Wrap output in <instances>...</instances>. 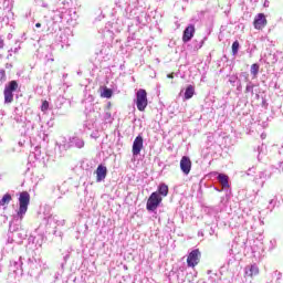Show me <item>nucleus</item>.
<instances>
[{
    "label": "nucleus",
    "instance_id": "1",
    "mask_svg": "<svg viewBox=\"0 0 283 283\" xmlns=\"http://www.w3.org/2000/svg\"><path fill=\"white\" fill-rule=\"evenodd\" d=\"M28 207H30V193L28 191H23L19 197V209L17 214L13 217L14 220H23V218H25V213H28Z\"/></svg>",
    "mask_w": 283,
    "mask_h": 283
},
{
    "label": "nucleus",
    "instance_id": "2",
    "mask_svg": "<svg viewBox=\"0 0 283 283\" xmlns=\"http://www.w3.org/2000/svg\"><path fill=\"white\" fill-rule=\"evenodd\" d=\"M147 91L140 88L136 93V106L139 112H145L147 109Z\"/></svg>",
    "mask_w": 283,
    "mask_h": 283
},
{
    "label": "nucleus",
    "instance_id": "3",
    "mask_svg": "<svg viewBox=\"0 0 283 283\" xmlns=\"http://www.w3.org/2000/svg\"><path fill=\"white\" fill-rule=\"evenodd\" d=\"M160 202H163V197L158 192H153L146 203L147 211H156L158 207H160Z\"/></svg>",
    "mask_w": 283,
    "mask_h": 283
},
{
    "label": "nucleus",
    "instance_id": "4",
    "mask_svg": "<svg viewBox=\"0 0 283 283\" xmlns=\"http://www.w3.org/2000/svg\"><path fill=\"white\" fill-rule=\"evenodd\" d=\"M200 250L196 249L192 250L187 258V264L189 268L193 269L195 266H198L200 264V258H201Z\"/></svg>",
    "mask_w": 283,
    "mask_h": 283
},
{
    "label": "nucleus",
    "instance_id": "5",
    "mask_svg": "<svg viewBox=\"0 0 283 283\" xmlns=\"http://www.w3.org/2000/svg\"><path fill=\"white\" fill-rule=\"evenodd\" d=\"M55 145L59 148V151L63 154L69 151V149H72V139L71 137H60Z\"/></svg>",
    "mask_w": 283,
    "mask_h": 283
},
{
    "label": "nucleus",
    "instance_id": "6",
    "mask_svg": "<svg viewBox=\"0 0 283 283\" xmlns=\"http://www.w3.org/2000/svg\"><path fill=\"white\" fill-rule=\"evenodd\" d=\"M272 174L269 170H262L259 171V174L254 177L255 185H260L261 187H264V184L266 180H270Z\"/></svg>",
    "mask_w": 283,
    "mask_h": 283
},
{
    "label": "nucleus",
    "instance_id": "7",
    "mask_svg": "<svg viewBox=\"0 0 283 283\" xmlns=\"http://www.w3.org/2000/svg\"><path fill=\"white\" fill-rule=\"evenodd\" d=\"M143 136L138 135L133 143V156H140V151H143Z\"/></svg>",
    "mask_w": 283,
    "mask_h": 283
},
{
    "label": "nucleus",
    "instance_id": "8",
    "mask_svg": "<svg viewBox=\"0 0 283 283\" xmlns=\"http://www.w3.org/2000/svg\"><path fill=\"white\" fill-rule=\"evenodd\" d=\"M193 34H196V27L193 24H189L184 30V35H182L184 43H189V41H191V39H193Z\"/></svg>",
    "mask_w": 283,
    "mask_h": 283
},
{
    "label": "nucleus",
    "instance_id": "9",
    "mask_svg": "<svg viewBox=\"0 0 283 283\" xmlns=\"http://www.w3.org/2000/svg\"><path fill=\"white\" fill-rule=\"evenodd\" d=\"M180 169L182 171V174H185L186 176H189L190 171H191V159L187 156H184L180 160Z\"/></svg>",
    "mask_w": 283,
    "mask_h": 283
},
{
    "label": "nucleus",
    "instance_id": "10",
    "mask_svg": "<svg viewBox=\"0 0 283 283\" xmlns=\"http://www.w3.org/2000/svg\"><path fill=\"white\" fill-rule=\"evenodd\" d=\"M10 269L13 273L23 275V259L20 256L17 261H11Z\"/></svg>",
    "mask_w": 283,
    "mask_h": 283
},
{
    "label": "nucleus",
    "instance_id": "11",
    "mask_svg": "<svg viewBox=\"0 0 283 283\" xmlns=\"http://www.w3.org/2000/svg\"><path fill=\"white\" fill-rule=\"evenodd\" d=\"M266 27V17L264 13H259L254 19V28L255 30H262V28Z\"/></svg>",
    "mask_w": 283,
    "mask_h": 283
},
{
    "label": "nucleus",
    "instance_id": "12",
    "mask_svg": "<svg viewBox=\"0 0 283 283\" xmlns=\"http://www.w3.org/2000/svg\"><path fill=\"white\" fill-rule=\"evenodd\" d=\"M74 147H75V149H83V147H85V139H83V137L72 136L71 137V149Z\"/></svg>",
    "mask_w": 283,
    "mask_h": 283
},
{
    "label": "nucleus",
    "instance_id": "13",
    "mask_svg": "<svg viewBox=\"0 0 283 283\" xmlns=\"http://www.w3.org/2000/svg\"><path fill=\"white\" fill-rule=\"evenodd\" d=\"M244 273L247 277H255V275L260 274V268L256 264L247 265Z\"/></svg>",
    "mask_w": 283,
    "mask_h": 283
},
{
    "label": "nucleus",
    "instance_id": "14",
    "mask_svg": "<svg viewBox=\"0 0 283 283\" xmlns=\"http://www.w3.org/2000/svg\"><path fill=\"white\" fill-rule=\"evenodd\" d=\"M107 178V167L99 165L96 169V182H103Z\"/></svg>",
    "mask_w": 283,
    "mask_h": 283
},
{
    "label": "nucleus",
    "instance_id": "15",
    "mask_svg": "<svg viewBox=\"0 0 283 283\" xmlns=\"http://www.w3.org/2000/svg\"><path fill=\"white\" fill-rule=\"evenodd\" d=\"M213 176H217V180L220 182L223 189H227V187H229V176L218 172H213Z\"/></svg>",
    "mask_w": 283,
    "mask_h": 283
},
{
    "label": "nucleus",
    "instance_id": "16",
    "mask_svg": "<svg viewBox=\"0 0 283 283\" xmlns=\"http://www.w3.org/2000/svg\"><path fill=\"white\" fill-rule=\"evenodd\" d=\"M27 237L23 230H15L11 233L13 242H21V240H25Z\"/></svg>",
    "mask_w": 283,
    "mask_h": 283
},
{
    "label": "nucleus",
    "instance_id": "17",
    "mask_svg": "<svg viewBox=\"0 0 283 283\" xmlns=\"http://www.w3.org/2000/svg\"><path fill=\"white\" fill-rule=\"evenodd\" d=\"M157 193H159V196H163L164 198H166V196H168V193H169V186L166 185V184H160L158 186V192Z\"/></svg>",
    "mask_w": 283,
    "mask_h": 283
},
{
    "label": "nucleus",
    "instance_id": "18",
    "mask_svg": "<svg viewBox=\"0 0 283 283\" xmlns=\"http://www.w3.org/2000/svg\"><path fill=\"white\" fill-rule=\"evenodd\" d=\"M4 90L14 93L17 90H19V83H17V81H11L6 85Z\"/></svg>",
    "mask_w": 283,
    "mask_h": 283
},
{
    "label": "nucleus",
    "instance_id": "19",
    "mask_svg": "<svg viewBox=\"0 0 283 283\" xmlns=\"http://www.w3.org/2000/svg\"><path fill=\"white\" fill-rule=\"evenodd\" d=\"M193 94H196V88H193L192 85H188L185 92L186 101H189V98H193Z\"/></svg>",
    "mask_w": 283,
    "mask_h": 283
},
{
    "label": "nucleus",
    "instance_id": "20",
    "mask_svg": "<svg viewBox=\"0 0 283 283\" xmlns=\"http://www.w3.org/2000/svg\"><path fill=\"white\" fill-rule=\"evenodd\" d=\"M14 101V93L4 88V103L8 105Z\"/></svg>",
    "mask_w": 283,
    "mask_h": 283
},
{
    "label": "nucleus",
    "instance_id": "21",
    "mask_svg": "<svg viewBox=\"0 0 283 283\" xmlns=\"http://www.w3.org/2000/svg\"><path fill=\"white\" fill-rule=\"evenodd\" d=\"M9 202H12V195L6 193L0 200V207H6Z\"/></svg>",
    "mask_w": 283,
    "mask_h": 283
},
{
    "label": "nucleus",
    "instance_id": "22",
    "mask_svg": "<svg viewBox=\"0 0 283 283\" xmlns=\"http://www.w3.org/2000/svg\"><path fill=\"white\" fill-rule=\"evenodd\" d=\"M250 72H251L253 78H258V74H260V64H258V63L252 64Z\"/></svg>",
    "mask_w": 283,
    "mask_h": 283
},
{
    "label": "nucleus",
    "instance_id": "23",
    "mask_svg": "<svg viewBox=\"0 0 283 283\" xmlns=\"http://www.w3.org/2000/svg\"><path fill=\"white\" fill-rule=\"evenodd\" d=\"M255 85L253 84V82H248L247 86H245V94H251L253 96Z\"/></svg>",
    "mask_w": 283,
    "mask_h": 283
},
{
    "label": "nucleus",
    "instance_id": "24",
    "mask_svg": "<svg viewBox=\"0 0 283 283\" xmlns=\"http://www.w3.org/2000/svg\"><path fill=\"white\" fill-rule=\"evenodd\" d=\"M239 50H240V42L234 41L232 43V54H233V56H235L238 54Z\"/></svg>",
    "mask_w": 283,
    "mask_h": 283
},
{
    "label": "nucleus",
    "instance_id": "25",
    "mask_svg": "<svg viewBox=\"0 0 283 283\" xmlns=\"http://www.w3.org/2000/svg\"><path fill=\"white\" fill-rule=\"evenodd\" d=\"M112 94H113L112 90L107 87H105L104 91L102 92L103 98H109Z\"/></svg>",
    "mask_w": 283,
    "mask_h": 283
},
{
    "label": "nucleus",
    "instance_id": "26",
    "mask_svg": "<svg viewBox=\"0 0 283 283\" xmlns=\"http://www.w3.org/2000/svg\"><path fill=\"white\" fill-rule=\"evenodd\" d=\"M104 120L106 122V123H112V120H114V118L112 117V113H109V112H105L104 113Z\"/></svg>",
    "mask_w": 283,
    "mask_h": 283
},
{
    "label": "nucleus",
    "instance_id": "27",
    "mask_svg": "<svg viewBox=\"0 0 283 283\" xmlns=\"http://www.w3.org/2000/svg\"><path fill=\"white\" fill-rule=\"evenodd\" d=\"M63 103H65V99L63 97H57L55 107L61 108V105H63Z\"/></svg>",
    "mask_w": 283,
    "mask_h": 283
},
{
    "label": "nucleus",
    "instance_id": "28",
    "mask_svg": "<svg viewBox=\"0 0 283 283\" xmlns=\"http://www.w3.org/2000/svg\"><path fill=\"white\" fill-rule=\"evenodd\" d=\"M266 149L265 145H262L258 148L259 155H258V160H260V157L262 156V153Z\"/></svg>",
    "mask_w": 283,
    "mask_h": 283
},
{
    "label": "nucleus",
    "instance_id": "29",
    "mask_svg": "<svg viewBox=\"0 0 283 283\" xmlns=\"http://www.w3.org/2000/svg\"><path fill=\"white\" fill-rule=\"evenodd\" d=\"M48 107H50V103H48V101H44L41 106L42 112H48Z\"/></svg>",
    "mask_w": 283,
    "mask_h": 283
},
{
    "label": "nucleus",
    "instance_id": "30",
    "mask_svg": "<svg viewBox=\"0 0 283 283\" xmlns=\"http://www.w3.org/2000/svg\"><path fill=\"white\" fill-rule=\"evenodd\" d=\"M237 81H238V75H231L229 78V83H231L232 85L235 84Z\"/></svg>",
    "mask_w": 283,
    "mask_h": 283
},
{
    "label": "nucleus",
    "instance_id": "31",
    "mask_svg": "<svg viewBox=\"0 0 283 283\" xmlns=\"http://www.w3.org/2000/svg\"><path fill=\"white\" fill-rule=\"evenodd\" d=\"M255 174V167L249 168L247 171V176H253Z\"/></svg>",
    "mask_w": 283,
    "mask_h": 283
},
{
    "label": "nucleus",
    "instance_id": "32",
    "mask_svg": "<svg viewBox=\"0 0 283 283\" xmlns=\"http://www.w3.org/2000/svg\"><path fill=\"white\" fill-rule=\"evenodd\" d=\"M0 81H6V71H0Z\"/></svg>",
    "mask_w": 283,
    "mask_h": 283
},
{
    "label": "nucleus",
    "instance_id": "33",
    "mask_svg": "<svg viewBox=\"0 0 283 283\" xmlns=\"http://www.w3.org/2000/svg\"><path fill=\"white\" fill-rule=\"evenodd\" d=\"M241 76H243L244 81L249 82V73L243 72L241 73Z\"/></svg>",
    "mask_w": 283,
    "mask_h": 283
},
{
    "label": "nucleus",
    "instance_id": "34",
    "mask_svg": "<svg viewBox=\"0 0 283 283\" xmlns=\"http://www.w3.org/2000/svg\"><path fill=\"white\" fill-rule=\"evenodd\" d=\"M208 283H218V282L213 281V276H210V277L208 279Z\"/></svg>",
    "mask_w": 283,
    "mask_h": 283
},
{
    "label": "nucleus",
    "instance_id": "35",
    "mask_svg": "<svg viewBox=\"0 0 283 283\" xmlns=\"http://www.w3.org/2000/svg\"><path fill=\"white\" fill-rule=\"evenodd\" d=\"M3 40H0V50H3Z\"/></svg>",
    "mask_w": 283,
    "mask_h": 283
},
{
    "label": "nucleus",
    "instance_id": "36",
    "mask_svg": "<svg viewBox=\"0 0 283 283\" xmlns=\"http://www.w3.org/2000/svg\"><path fill=\"white\" fill-rule=\"evenodd\" d=\"M35 28H41V23L38 22V23L35 24Z\"/></svg>",
    "mask_w": 283,
    "mask_h": 283
},
{
    "label": "nucleus",
    "instance_id": "37",
    "mask_svg": "<svg viewBox=\"0 0 283 283\" xmlns=\"http://www.w3.org/2000/svg\"><path fill=\"white\" fill-rule=\"evenodd\" d=\"M242 88V84H239V86L237 87V90H241Z\"/></svg>",
    "mask_w": 283,
    "mask_h": 283
},
{
    "label": "nucleus",
    "instance_id": "38",
    "mask_svg": "<svg viewBox=\"0 0 283 283\" xmlns=\"http://www.w3.org/2000/svg\"><path fill=\"white\" fill-rule=\"evenodd\" d=\"M168 78H174V75H168Z\"/></svg>",
    "mask_w": 283,
    "mask_h": 283
},
{
    "label": "nucleus",
    "instance_id": "39",
    "mask_svg": "<svg viewBox=\"0 0 283 283\" xmlns=\"http://www.w3.org/2000/svg\"><path fill=\"white\" fill-rule=\"evenodd\" d=\"M270 205H273V199H272V200H270Z\"/></svg>",
    "mask_w": 283,
    "mask_h": 283
},
{
    "label": "nucleus",
    "instance_id": "40",
    "mask_svg": "<svg viewBox=\"0 0 283 283\" xmlns=\"http://www.w3.org/2000/svg\"><path fill=\"white\" fill-rule=\"evenodd\" d=\"M43 8H48V4H43Z\"/></svg>",
    "mask_w": 283,
    "mask_h": 283
},
{
    "label": "nucleus",
    "instance_id": "41",
    "mask_svg": "<svg viewBox=\"0 0 283 283\" xmlns=\"http://www.w3.org/2000/svg\"><path fill=\"white\" fill-rule=\"evenodd\" d=\"M213 277H218V275H217V274H213Z\"/></svg>",
    "mask_w": 283,
    "mask_h": 283
},
{
    "label": "nucleus",
    "instance_id": "42",
    "mask_svg": "<svg viewBox=\"0 0 283 283\" xmlns=\"http://www.w3.org/2000/svg\"><path fill=\"white\" fill-rule=\"evenodd\" d=\"M10 231H12V226H10Z\"/></svg>",
    "mask_w": 283,
    "mask_h": 283
},
{
    "label": "nucleus",
    "instance_id": "43",
    "mask_svg": "<svg viewBox=\"0 0 283 283\" xmlns=\"http://www.w3.org/2000/svg\"><path fill=\"white\" fill-rule=\"evenodd\" d=\"M49 220H52V217H50Z\"/></svg>",
    "mask_w": 283,
    "mask_h": 283
}]
</instances>
